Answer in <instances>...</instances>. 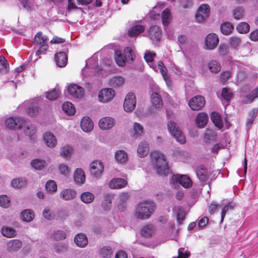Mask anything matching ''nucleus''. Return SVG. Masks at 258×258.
I'll return each mask as SVG.
<instances>
[{
  "mask_svg": "<svg viewBox=\"0 0 258 258\" xmlns=\"http://www.w3.org/2000/svg\"><path fill=\"white\" fill-rule=\"evenodd\" d=\"M115 92L112 88H106L101 89L98 94V101L101 103H106L113 100Z\"/></svg>",
  "mask_w": 258,
  "mask_h": 258,
  "instance_id": "39448f33",
  "label": "nucleus"
},
{
  "mask_svg": "<svg viewBox=\"0 0 258 258\" xmlns=\"http://www.w3.org/2000/svg\"><path fill=\"white\" fill-rule=\"evenodd\" d=\"M148 36L153 41L159 40L161 36V30L158 26H152L148 31Z\"/></svg>",
  "mask_w": 258,
  "mask_h": 258,
  "instance_id": "c85d7f7f",
  "label": "nucleus"
},
{
  "mask_svg": "<svg viewBox=\"0 0 258 258\" xmlns=\"http://www.w3.org/2000/svg\"><path fill=\"white\" fill-rule=\"evenodd\" d=\"M114 58L116 64L119 67H123L127 62L123 53H122L120 51H115Z\"/></svg>",
  "mask_w": 258,
  "mask_h": 258,
  "instance_id": "ea45409f",
  "label": "nucleus"
},
{
  "mask_svg": "<svg viewBox=\"0 0 258 258\" xmlns=\"http://www.w3.org/2000/svg\"><path fill=\"white\" fill-rule=\"evenodd\" d=\"M241 42V39L237 36H232L229 38L230 44L233 48L238 47L240 45Z\"/></svg>",
  "mask_w": 258,
  "mask_h": 258,
  "instance_id": "774afa93",
  "label": "nucleus"
},
{
  "mask_svg": "<svg viewBox=\"0 0 258 258\" xmlns=\"http://www.w3.org/2000/svg\"><path fill=\"white\" fill-rule=\"evenodd\" d=\"M26 184V180L24 178H15L11 181V185L13 187L17 188H20L24 186Z\"/></svg>",
  "mask_w": 258,
  "mask_h": 258,
  "instance_id": "680f3d73",
  "label": "nucleus"
},
{
  "mask_svg": "<svg viewBox=\"0 0 258 258\" xmlns=\"http://www.w3.org/2000/svg\"><path fill=\"white\" fill-rule=\"evenodd\" d=\"M205 100L204 97L197 96L192 97L189 101L188 105L193 110H199L204 106Z\"/></svg>",
  "mask_w": 258,
  "mask_h": 258,
  "instance_id": "4468645a",
  "label": "nucleus"
},
{
  "mask_svg": "<svg viewBox=\"0 0 258 258\" xmlns=\"http://www.w3.org/2000/svg\"><path fill=\"white\" fill-rule=\"evenodd\" d=\"M136 103L135 95L131 92L128 93L126 95L123 102V108L124 111L126 112L133 111L135 108Z\"/></svg>",
  "mask_w": 258,
  "mask_h": 258,
  "instance_id": "9d476101",
  "label": "nucleus"
},
{
  "mask_svg": "<svg viewBox=\"0 0 258 258\" xmlns=\"http://www.w3.org/2000/svg\"><path fill=\"white\" fill-rule=\"evenodd\" d=\"M115 124V121L112 117L106 116L101 118L98 122V125L102 130H108L112 128Z\"/></svg>",
  "mask_w": 258,
  "mask_h": 258,
  "instance_id": "2eb2a0df",
  "label": "nucleus"
},
{
  "mask_svg": "<svg viewBox=\"0 0 258 258\" xmlns=\"http://www.w3.org/2000/svg\"><path fill=\"white\" fill-rule=\"evenodd\" d=\"M154 232V228L152 225H146L141 230V234L144 237L151 236Z\"/></svg>",
  "mask_w": 258,
  "mask_h": 258,
  "instance_id": "4d7b16f0",
  "label": "nucleus"
},
{
  "mask_svg": "<svg viewBox=\"0 0 258 258\" xmlns=\"http://www.w3.org/2000/svg\"><path fill=\"white\" fill-rule=\"evenodd\" d=\"M156 53L154 51L146 50L144 54V58L146 61L149 64L151 68L157 72L156 66L153 63Z\"/></svg>",
  "mask_w": 258,
  "mask_h": 258,
  "instance_id": "473e14b6",
  "label": "nucleus"
},
{
  "mask_svg": "<svg viewBox=\"0 0 258 258\" xmlns=\"http://www.w3.org/2000/svg\"><path fill=\"white\" fill-rule=\"evenodd\" d=\"M123 54L127 62H132L135 57V54L131 47H127L123 50Z\"/></svg>",
  "mask_w": 258,
  "mask_h": 258,
  "instance_id": "49530a36",
  "label": "nucleus"
},
{
  "mask_svg": "<svg viewBox=\"0 0 258 258\" xmlns=\"http://www.w3.org/2000/svg\"><path fill=\"white\" fill-rule=\"evenodd\" d=\"M77 196L75 190L72 188H66L62 190L59 194L61 199L64 201H71L74 199Z\"/></svg>",
  "mask_w": 258,
  "mask_h": 258,
  "instance_id": "aec40b11",
  "label": "nucleus"
},
{
  "mask_svg": "<svg viewBox=\"0 0 258 258\" xmlns=\"http://www.w3.org/2000/svg\"><path fill=\"white\" fill-rule=\"evenodd\" d=\"M159 88L157 85H154L152 88V93L151 94V100L152 105L157 109L162 108L163 101L160 95L158 94Z\"/></svg>",
  "mask_w": 258,
  "mask_h": 258,
  "instance_id": "9b49d317",
  "label": "nucleus"
},
{
  "mask_svg": "<svg viewBox=\"0 0 258 258\" xmlns=\"http://www.w3.org/2000/svg\"><path fill=\"white\" fill-rule=\"evenodd\" d=\"M149 145L147 141H143L140 143L137 148V153L140 157L143 158L147 156L149 152Z\"/></svg>",
  "mask_w": 258,
  "mask_h": 258,
  "instance_id": "412c9836",
  "label": "nucleus"
},
{
  "mask_svg": "<svg viewBox=\"0 0 258 258\" xmlns=\"http://www.w3.org/2000/svg\"><path fill=\"white\" fill-rule=\"evenodd\" d=\"M11 205V201L9 197L6 195L0 196V206L7 208Z\"/></svg>",
  "mask_w": 258,
  "mask_h": 258,
  "instance_id": "e2e57ef3",
  "label": "nucleus"
},
{
  "mask_svg": "<svg viewBox=\"0 0 258 258\" xmlns=\"http://www.w3.org/2000/svg\"><path fill=\"white\" fill-rule=\"evenodd\" d=\"M234 206L235 204L233 203H228L225 205V206L222 210L221 222H223L227 212L229 210H232L234 208Z\"/></svg>",
  "mask_w": 258,
  "mask_h": 258,
  "instance_id": "69168bd1",
  "label": "nucleus"
},
{
  "mask_svg": "<svg viewBox=\"0 0 258 258\" xmlns=\"http://www.w3.org/2000/svg\"><path fill=\"white\" fill-rule=\"evenodd\" d=\"M130 194L127 192L121 193L117 198V208L120 211H123L126 207V203L130 198Z\"/></svg>",
  "mask_w": 258,
  "mask_h": 258,
  "instance_id": "4be33fe9",
  "label": "nucleus"
},
{
  "mask_svg": "<svg viewBox=\"0 0 258 258\" xmlns=\"http://www.w3.org/2000/svg\"><path fill=\"white\" fill-rule=\"evenodd\" d=\"M162 21L164 26H167L171 20V15L170 11L168 9H165L162 13Z\"/></svg>",
  "mask_w": 258,
  "mask_h": 258,
  "instance_id": "3c124183",
  "label": "nucleus"
},
{
  "mask_svg": "<svg viewBox=\"0 0 258 258\" xmlns=\"http://www.w3.org/2000/svg\"><path fill=\"white\" fill-rule=\"evenodd\" d=\"M74 179L76 183L82 184L85 183L86 176L84 170L80 168H77L74 173Z\"/></svg>",
  "mask_w": 258,
  "mask_h": 258,
  "instance_id": "a878e982",
  "label": "nucleus"
},
{
  "mask_svg": "<svg viewBox=\"0 0 258 258\" xmlns=\"http://www.w3.org/2000/svg\"><path fill=\"white\" fill-rule=\"evenodd\" d=\"M62 109L64 113L69 115H73L76 112L74 105L70 102H64L62 104Z\"/></svg>",
  "mask_w": 258,
  "mask_h": 258,
  "instance_id": "a19ab883",
  "label": "nucleus"
},
{
  "mask_svg": "<svg viewBox=\"0 0 258 258\" xmlns=\"http://www.w3.org/2000/svg\"><path fill=\"white\" fill-rule=\"evenodd\" d=\"M155 209V205L152 201H145L139 203L136 208L135 216L141 220L148 219Z\"/></svg>",
  "mask_w": 258,
  "mask_h": 258,
  "instance_id": "f257e3e1",
  "label": "nucleus"
},
{
  "mask_svg": "<svg viewBox=\"0 0 258 258\" xmlns=\"http://www.w3.org/2000/svg\"><path fill=\"white\" fill-rule=\"evenodd\" d=\"M258 113V110L256 108L251 109L248 114V116L246 120V125H250L253 123V121L256 116Z\"/></svg>",
  "mask_w": 258,
  "mask_h": 258,
  "instance_id": "bf43d9fd",
  "label": "nucleus"
},
{
  "mask_svg": "<svg viewBox=\"0 0 258 258\" xmlns=\"http://www.w3.org/2000/svg\"><path fill=\"white\" fill-rule=\"evenodd\" d=\"M73 148L70 145H65L63 146L60 152V155L65 159L70 158L73 154Z\"/></svg>",
  "mask_w": 258,
  "mask_h": 258,
  "instance_id": "e433bc0d",
  "label": "nucleus"
},
{
  "mask_svg": "<svg viewBox=\"0 0 258 258\" xmlns=\"http://www.w3.org/2000/svg\"><path fill=\"white\" fill-rule=\"evenodd\" d=\"M219 42V37L216 34L210 33L205 38L204 48L209 50H214L217 46Z\"/></svg>",
  "mask_w": 258,
  "mask_h": 258,
  "instance_id": "6e6552de",
  "label": "nucleus"
},
{
  "mask_svg": "<svg viewBox=\"0 0 258 258\" xmlns=\"http://www.w3.org/2000/svg\"><path fill=\"white\" fill-rule=\"evenodd\" d=\"M114 159L116 162L119 164H123L127 162L128 156L127 153L122 150H119L114 154Z\"/></svg>",
  "mask_w": 258,
  "mask_h": 258,
  "instance_id": "cd10ccee",
  "label": "nucleus"
},
{
  "mask_svg": "<svg viewBox=\"0 0 258 258\" xmlns=\"http://www.w3.org/2000/svg\"><path fill=\"white\" fill-rule=\"evenodd\" d=\"M21 218L24 222H31L35 218L34 212L30 209L23 210L21 213Z\"/></svg>",
  "mask_w": 258,
  "mask_h": 258,
  "instance_id": "2f4dec72",
  "label": "nucleus"
},
{
  "mask_svg": "<svg viewBox=\"0 0 258 258\" xmlns=\"http://www.w3.org/2000/svg\"><path fill=\"white\" fill-rule=\"evenodd\" d=\"M99 253L102 258H111L113 253L112 249L109 246H104L102 247Z\"/></svg>",
  "mask_w": 258,
  "mask_h": 258,
  "instance_id": "c03bdc74",
  "label": "nucleus"
},
{
  "mask_svg": "<svg viewBox=\"0 0 258 258\" xmlns=\"http://www.w3.org/2000/svg\"><path fill=\"white\" fill-rule=\"evenodd\" d=\"M6 126L11 129L22 128L25 120L22 117H10L6 120Z\"/></svg>",
  "mask_w": 258,
  "mask_h": 258,
  "instance_id": "ddd939ff",
  "label": "nucleus"
},
{
  "mask_svg": "<svg viewBox=\"0 0 258 258\" xmlns=\"http://www.w3.org/2000/svg\"><path fill=\"white\" fill-rule=\"evenodd\" d=\"M145 30L144 26L141 25H136L132 27L128 30V33L131 37H135L141 33L143 32Z\"/></svg>",
  "mask_w": 258,
  "mask_h": 258,
  "instance_id": "4c0bfd02",
  "label": "nucleus"
},
{
  "mask_svg": "<svg viewBox=\"0 0 258 258\" xmlns=\"http://www.w3.org/2000/svg\"><path fill=\"white\" fill-rule=\"evenodd\" d=\"M90 172L96 177H100L104 171V164L100 160L93 161L90 165Z\"/></svg>",
  "mask_w": 258,
  "mask_h": 258,
  "instance_id": "f8f14e48",
  "label": "nucleus"
},
{
  "mask_svg": "<svg viewBox=\"0 0 258 258\" xmlns=\"http://www.w3.org/2000/svg\"><path fill=\"white\" fill-rule=\"evenodd\" d=\"M197 175L199 179L201 181H206L208 178L207 171L203 167H198L197 169Z\"/></svg>",
  "mask_w": 258,
  "mask_h": 258,
  "instance_id": "6e6d98bb",
  "label": "nucleus"
},
{
  "mask_svg": "<svg viewBox=\"0 0 258 258\" xmlns=\"http://www.w3.org/2000/svg\"><path fill=\"white\" fill-rule=\"evenodd\" d=\"M127 182L121 178H116L111 179L108 183L109 187L111 189L122 188L126 186Z\"/></svg>",
  "mask_w": 258,
  "mask_h": 258,
  "instance_id": "5701e85b",
  "label": "nucleus"
},
{
  "mask_svg": "<svg viewBox=\"0 0 258 258\" xmlns=\"http://www.w3.org/2000/svg\"><path fill=\"white\" fill-rule=\"evenodd\" d=\"M211 118L216 126L219 129L223 127V123L220 115L216 112H212L211 115Z\"/></svg>",
  "mask_w": 258,
  "mask_h": 258,
  "instance_id": "de8ad7c7",
  "label": "nucleus"
},
{
  "mask_svg": "<svg viewBox=\"0 0 258 258\" xmlns=\"http://www.w3.org/2000/svg\"><path fill=\"white\" fill-rule=\"evenodd\" d=\"M113 199V196L110 194L104 196L102 202V208L105 211H109L112 207V201Z\"/></svg>",
  "mask_w": 258,
  "mask_h": 258,
  "instance_id": "c9c22d12",
  "label": "nucleus"
},
{
  "mask_svg": "<svg viewBox=\"0 0 258 258\" xmlns=\"http://www.w3.org/2000/svg\"><path fill=\"white\" fill-rule=\"evenodd\" d=\"M54 58L56 64L58 67L62 68L66 66L68 61V57L65 52H57L55 54Z\"/></svg>",
  "mask_w": 258,
  "mask_h": 258,
  "instance_id": "bb28decb",
  "label": "nucleus"
},
{
  "mask_svg": "<svg viewBox=\"0 0 258 258\" xmlns=\"http://www.w3.org/2000/svg\"><path fill=\"white\" fill-rule=\"evenodd\" d=\"M158 67L167 86L168 87L170 86L171 80L169 76L167 75V70L163 62L161 61H159L158 62Z\"/></svg>",
  "mask_w": 258,
  "mask_h": 258,
  "instance_id": "c756f323",
  "label": "nucleus"
},
{
  "mask_svg": "<svg viewBox=\"0 0 258 258\" xmlns=\"http://www.w3.org/2000/svg\"><path fill=\"white\" fill-rule=\"evenodd\" d=\"M170 182L174 185L179 183L185 188L191 187L192 184L191 179L186 175H173Z\"/></svg>",
  "mask_w": 258,
  "mask_h": 258,
  "instance_id": "0eeeda50",
  "label": "nucleus"
},
{
  "mask_svg": "<svg viewBox=\"0 0 258 258\" xmlns=\"http://www.w3.org/2000/svg\"><path fill=\"white\" fill-rule=\"evenodd\" d=\"M93 122L89 117L84 116L81 121V127L84 132H90L93 128Z\"/></svg>",
  "mask_w": 258,
  "mask_h": 258,
  "instance_id": "393cba45",
  "label": "nucleus"
},
{
  "mask_svg": "<svg viewBox=\"0 0 258 258\" xmlns=\"http://www.w3.org/2000/svg\"><path fill=\"white\" fill-rule=\"evenodd\" d=\"M151 156L158 174L166 175L169 169L164 154L159 151H154L151 152Z\"/></svg>",
  "mask_w": 258,
  "mask_h": 258,
  "instance_id": "f03ea898",
  "label": "nucleus"
},
{
  "mask_svg": "<svg viewBox=\"0 0 258 258\" xmlns=\"http://www.w3.org/2000/svg\"><path fill=\"white\" fill-rule=\"evenodd\" d=\"M42 140L45 146L50 149H54L57 145V140L55 136L50 131H46L43 134Z\"/></svg>",
  "mask_w": 258,
  "mask_h": 258,
  "instance_id": "1a4fd4ad",
  "label": "nucleus"
},
{
  "mask_svg": "<svg viewBox=\"0 0 258 258\" xmlns=\"http://www.w3.org/2000/svg\"><path fill=\"white\" fill-rule=\"evenodd\" d=\"M210 8L208 4L200 6L195 14L196 21L200 23L206 21L210 15Z\"/></svg>",
  "mask_w": 258,
  "mask_h": 258,
  "instance_id": "423d86ee",
  "label": "nucleus"
},
{
  "mask_svg": "<svg viewBox=\"0 0 258 258\" xmlns=\"http://www.w3.org/2000/svg\"><path fill=\"white\" fill-rule=\"evenodd\" d=\"M208 67L212 73H218L221 70V65L216 60H212L208 63Z\"/></svg>",
  "mask_w": 258,
  "mask_h": 258,
  "instance_id": "13d9d810",
  "label": "nucleus"
},
{
  "mask_svg": "<svg viewBox=\"0 0 258 258\" xmlns=\"http://www.w3.org/2000/svg\"><path fill=\"white\" fill-rule=\"evenodd\" d=\"M59 96V91L56 89H54L46 93V97L50 100L56 99Z\"/></svg>",
  "mask_w": 258,
  "mask_h": 258,
  "instance_id": "338daca9",
  "label": "nucleus"
},
{
  "mask_svg": "<svg viewBox=\"0 0 258 258\" xmlns=\"http://www.w3.org/2000/svg\"><path fill=\"white\" fill-rule=\"evenodd\" d=\"M74 241L76 244L80 247H85L88 242L86 235L83 233L77 234L75 237Z\"/></svg>",
  "mask_w": 258,
  "mask_h": 258,
  "instance_id": "7c9ffc66",
  "label": "nucleus"
},
{
  "mask_svg": "<svg viewBox=\"0 0 258 258\" xmlns=\"http://www.w3.org/2000/svg\"><path fill=\"white\" fill-rule=\"evenodd\" d=\"M45 188L50 193L55 192L57 189V184L54 180H49L45 184Z\"/></svg>",
  "mask_w": 258,
  "mask_h": 258,
  "instance_id": "052dcab7",
  "label": "nucleus"
},
{
  "mask_svg": "<svg viewBox=\"0 0 258 258\" xmlns=\"http://www.w3.org/2000/svg\"><path fill=\"white\" fill-rule=\"evenodd\" d=\"M57 168L59 173L64 177H67L71 172L70 167L65 163H59Z\"/></svg>",
  "mask_w": 258,
  "mask_h": 258,
  "instance_id": "8fccbe9b",
  "label": "nucleus"
},
{
  "mask_svg": "<svg viewBox=\"0 0 258 258\" xmlns=\"http://www.w3.org/2000/svg\"><path fill=\"white\" fill-rule=\"evenodd\" d=\"M124 83L125 79L121 76H113L108 81L109 85L115 88L121 87Z\"/></svg>",
  "mask_w": 258,
  "mask_h": 258,
  "instance_id": "6ab92c4d",
  "label": "nucleus"
},
{
  "mask_svg": "<svg viewBox=\"0 0 258 258\" xmlns=\"http://www.w3.org/2000/svg\"><path fill=\"white\" fill-rule=\"evenodd\" d=\"M81 199L83 203L86 204H89L94 201V196L92 193L90 192H84L81 194Z\"/></svg>",
  "mask_w": 258,
  "mask_h": 258,
  "instance_id": "864d4df0",
  "label": "nucleus"
},
{
  "mask_svg": "<svg viewBox=\"0 0 258 258\" xmlns=\"http://www.w3.org/2000/svg\"><path fill=\"white\" fill-rule=\"evenodd\" d=\"M50 237L56 241L62 240L66 238V232L63 230H54L50 234Z\"/></svg>",
  "mask_w": 258,
  "mask_h": 258,
  "instance_id": "79ce46f5",
  "label": "nucleus"
},
{
  "mask_svg": "<svg viewBox=\"0 0 258 258\" xmlns=\"http://www.w3.org/2000/svg\"><path fill=\"white\" fill-rule=\"evenodd\" d=\"M168 130L170 135L181 144H184L186 142L185 137L182 132L179 130L176 124L172 121L167 122Z\"/></svg>",
  "mask_w": 258,
  "mask_h": 258,
  "instance_id": "20e7f679",
  "label": "nucleus"
},
{
  "mask_svg": "<svg viewBox=\"0 0 258 258\" xmlns=\"http://www.w3.org/2000/svg\"><path fill=\"white\" fill-rule=\"evenodd\" d=\"M22 246V241L17 239L10 240L6 243V249L11 253L18 251Z\"/></svg>",
  "mask_w": 258,
  "mask_h": 258,
  "instance_id": "f3484780",
  "label": "nucleus"
},
{
  "mask_svg": "<svg viewBox=\"0 0 258 258\" xmlns=\"http://www.w3.org/2000/svg\"><path fill=\"white\" fill-rule=\"evenodd\" d=\"M220 29L221 32L223 34L228 35L232 32L233 29V26L231 23L225 22L221 24Z\"/></svg>",
  "mask_w": 258,
  "mask_h": 258,
  "instance_id": "603ef678",
  "label": "nucleus"
},
{
  "mask_svg": "<svg viewBox=\"0 0 258 258\" xmlns=\"http://www.w3.org/2000/svg\"><path fill=\"white\" fill-rule=\"evenodd\" d=\"M236 30L239 33L246 34L249 31L250 27L248 23L242 22L237 25Z\"/></svg>",
  "mask_w": 258,
  "mask_h": 258,
  "instance_id": "5fc2aeb1",
  "label": "nucleus"
},
{
  "mask_svg": "<svg viewBox=\"0 0 258 258\" xmlns=\"http://www.w3.org/2000/svg\"><path fill=\"white\" fill-rule=\"evenodd\" d=\"M216 136V133L213 130L207 128L205 132L204 139L206 141L209 142L214 140Z\"/></svg>",
  "mask_w": 258,
  "mask_h": 258,
  "instance_id": "0e129e2a",
  "label": "nucleus"
},
{
  "mask_svg": "<svg viewBox=\"0 0 258 258\" xmlns=\"http://www.w3.org/2000/svg\"><path fill=\"white\" fill-rule=\"evenodd\" d=\"M47 163L45 160L34 159L31 162V166L35 169L41 170L45 167Z\"/></svg>",
  "mask_w": 258,
  "mask_h": 258,
  "instance_id": "37998d69",
  "label": "nucleus"
},
{
  "mask_svg": "<svg viewBox=\"0 0 258 258\" xmlns=\"http://www.w3.org/2000/svg\"><path fill=\"white\" fill-rule=\"evenodd\" d=\"M89 67V68H92L95 70V72L99 73V71H101V69L99 68L97 64V58L95 56H93L92 57L89 58L86 61V68ZM87 68H85L83 70V72H85Z\"/></svg>",
  "mask_w": 258,
  "mask_h": 258,
  "instance_id": "72a5a7b5",
  "label": "nucleus"
},
{
  "mask_svg": "<svg viewBox=\"0 0 258 258\" xmlns=\"http://www.w3.org/2000/svg\"><path fill=\"white\" fill-rule=\"evenodd\" d=\"M68 91L71 95L77 98H82L84 94V89L76 84L70 85L68 86Z\"/></svg>",
  "mask_w": 258,
  "mask_h": 258,
  "instance_id": "dca6fc26",
  "label": "nucleus"
},
{
  "mask_svg": "<svg viewBox=\"0 0 258 258\" xmlns=\"http://www.w3.org/2000/svg\"><path fill=\"white\" fill-rule=\"evenodd\" d=\"M258 97V88L253 90L251 92L247 95L244 99L242 100V103L248 104L251 103L255 98Z\"/></svg>",
  "mask_w": 258,
  "mask_h": 258,
  "instance_id": "09e8293b",
  "label": "nucleus"
},
{
  "mask_svg": "<svg viewBox=\"0 0 258 258\" xmlns=\"http://www.w3.org/2000/svg\"><path fill=\"white\" fill-rule=\"evenodd\" d=\"M48 40L47 37L45 35H43L41 32H38L35 35L34 42L36 44L39 45V48L35 52L36 56L44 54L46 53L48 47Z\"/></svg>",
  "mask_w": 258,
  "mask_h": 258,
  "instance_id": "7ed1b4c3",
  "label": "nucleus"
},
{
  "mask_svg": "<svg viewBox=\"0 0 258 258\" xmlns=\"http://www.w3.org/2000/svg\"><path fill=\"white\" fill-rule=\"evenodd\" d=\"M1 233L2 235L8 238L15 237L17 232L15 229L8 226H3L1 229Z\"/></svg>",
  "mask_w": 258,
  "mask_h": 258,
  "instance_id": "58836bf2",
  "label": "nucleus"
},
{
  "mask_svg": "<svg viewBox=\"0 0 258 258\" xmlns=\"http://www.w3.org/2000/svg\"><path fill=\"white\" fill-rule=\"evenodd\" d=\"M245 14V10L242 7L239 6L233 10L232 14L234 18L236 20L241 19Z\"/></svg>",
  "mask_w": 258,
  "mask_h": 258,
  "instance_id": "a18cd8bd",
  "label": "nucleus"
},
{
  "mask_svg": "<svg viewBox=\"0 0 258 258\" xmlns=\"http://www.w3.org/2000/svg\"><path fill=\"white\" fill-rule=\"evenodd\" d=\"M23 132L26 136L29 137H34L37 132L36 127L32 123H28L25 120V123L22 127Z\"/></svg>",
  "mask_w": 258,
  "mask_h": 258,
  "instance_id": "b1692460",
  "label": "nucleus"
},
{
  "mask_svg": "<svg viewBox=\"0 0 258 258\" xmlns=\"http://www.w3.org/2000/svg\"><path fill=\"white\" fill-rule=\"evenodd\" d=\"M208 120V115L205 113L201 112L199 113L197 116L196 123L199 127L203 128L206 125Z\"/></svg>",
  "mask_w": 258,
  "mask_h": 258,
  "instance_id": "f704fd0d",
  "label": "nucleus"
},
{
  "mask_svg": "<svg viewBox=\"0 0 258 258\" xmlns=\"http://www.w3.org/2000/svg\"><path fill=\"white\" fill-rule=\"evenodd\" d=\"M132 137L138 138L142 136L144 133V128L142 125L138 122H134L132 127L130 129Z\"/></svg>",
  "mask_w": 258,
  "mask_h": 258,
  "instance_id": "a211bd4d",
  "label": "nucleus"
}]
</instances>
